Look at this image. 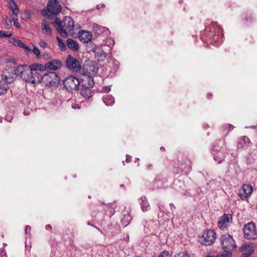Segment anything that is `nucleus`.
<instances>
[{"label":"nucleus","instance_id":"obj_44","mask_svg":"<svg viewBox=\"0 0 257 257\" xmlns=\"http://www.w3.org/2000/svg\"><path fill=\"white\" fill-rule=\"evenodd\" d=\"M72 107L73 108H74V109H76V108L79 109L80 108V107L79 106V105H78L77 104H72Z\"/></svg>","mask_w":257,"mask_h":257},{"label":"nucleus","instance_id":"obj_27","mask_svg":"<svg viewBox=\"0 0 257 257\" xmlns=\"http://www.w3.org/2000/svg\"><path fill=\"white\" fill-rule=\"evenodd\" d=\"M92 91L90 88H81L80 91L81 95L85 98H89L91 96Z\"/></svg>","mask_w":257,"mask_h":257},{"label":"nucleus","instance_id":"obj_12","mask_svg":"<svg viewBox=\"0 0 257 257\" xmlns=\"http://www.w3.org/2000/svg\"><path fill=\"white\" fill-rule=\"evenodd\" d=\"M232 217L231 214H225L219 220L218 225L221 229L226 228V223L232 221Z\"/></svg>","mask_w":257,"mask_h":257},{"label":"nucleus","instance_id":"obj_37","mask_svg":"<svg viewBox=\"0 0 257 257\" xmlns=\"http://www.w3.org/2000/svg\"><path fill=\"white\" fill-rule=\"evenodd\" d=\"M158 257H170V253L168 251L165 250L162 252Z\"/></svg>","mask_w":257,"mask_h":257},{"label":"nucleus","instance_id":"obj_34","mask_svg":"<svg viewBox=\"0 0 257 257\" xmlns=\"http://www.w3.org/2000/svg\"><path fill=\"white\" fill-rule=\"evenodd\" d=\"M56 39L57 40L58 46L59 47L61 51L65 50L66 46L64 43L62 42V40L59 37H57Z\"/></svg>","mask_w":257,"mask_h":257},{"label":"nucleus","instance_id":"obj_49","mask_svg":"<svg viewBox=\"0 0 257 257\" xmlns=\"http://www.w3.org/2000/svg\"><path fill=\"white\" fill-rule=\"evenodd\" d=\"M247 127V128H248V127ZM256 126H253V125H252V126H249V127H248V128H256Z\"/></svg>","mask_w":257,"mask_h":257},{"label":"nucleus","instance_id":"obj_4","mask_svg":"<svg viewBox=\"0 0 257 257\" xmlns=\"http://www.w3.org/2000/svg\"><path fill=\"white\" fill-rule=\"evenodd\" d=\"M18 66L13 67L7 66L2 73V78L7 83H13L18 76Z\"/></svg>","mask_w":257,"mask_h":257},{"label":"nucleus","instance_id":"obj_3","mask_svg":"<svg viewBox=\"0 0 257 257\" xmlns=\"http://www.w3.org/2000/svg\"><path fill=\"white\" fill-rule=\"evenodd\" d=\"M62 10V7L58 0H49L47 6V11H43L42 14L49 18H53L59 14Z\"/></svg>","mask_w":257,"mask_h":257},{"label":"nucleus","instance_id":"obj_31","mask_svg":"<svg viewBox=\"0 0 257 257\" xmlns=\"http://www.w3.org/2000/svg\"><path fill=\"white\" fill-rule=\"evenodd\" d=\"M132 220V217L129 213L124 215V217L122 220V223L124 224L125 226L128 224L130 221Z\"/></svg>","mask_w":257,"mask_h":257},{"label":"nucleus","instance_id":"obj_23","mask_svg":"<svg viewBox=\"0 0 257 257\" xmlns=\"http://www.w3.org/2000/svg\"><path fill=\"white\" fill-rule=\"evenodd\" d=\"M141 209L143 212L147 211L150 209L149 203H148L147 198L145 196L141 197L139 199Z\"/></svg>","mask_w":257,"mask_h":257},{"label":"nucleus","instance_id":"obj_36","mask_svg":"<svg viewBox=\"0 0 257 257\" xmlns=\"http://www.w3.org/2000/svg\"><path fill=\"white\" fill-rule=\"evenodd\" d=\"M38 44L39 46L43 49L46 48L48 46V44L44 39H41L38 43Z\"/></svg>","mask_w":257,"mask_h":257},{"label":"nucleus","instance_id":"obj_24","mask_svg":"<svg viewBox=\"0 0 257 257\" xmlns=\"http://www.w3.org/2000/svg\"><path fill=\"white\" fill-rule=\"evenodd\" d=\"M67 45L68 47L73 50L74 51H77L78 50V43L72 39H68L67 40Z\"/></svg>","mask_w":257,"mask_h":257},{"label":"nucleus","instance_id":"obj_42","mask_svg":"<svg viewBox=\"0 0 257 257\" xmlns=\"http://www.w3.org/2000/svg\"><path fill=\"white\" fill-rule=\"evenodd\" d=\"M102 91L104 92H108L110 91V87L109 86H104L102 88Z\"/></svg>","mask_w":257,"mask_h":257},{"label":"nucleus","instance_id":"obj_28","mask_svg":"<svg viewBox=\"0 0 257 257\" xmlns=\"http://www.w3.org/2000/svg\"><path fill=\"white\" fill-rule=\"evenodd\" d=\"M9 5L10 9L13 12L14 14H18L19 13V9L14 0H10L9 1Z\"/></svg>","mask_w":257,"mask_h":257},{"label":"nucleus","instance_id":"obj_26","mask_svg":"<svg viewBox=\"0 0 257 257\" xmlns=\"http://www.w3.org/2000/svg\"><path fill=\"white\" fill-rule=\"evenodd\" d=\"M42 30L45 31L46 33L49 35H52V29L49 24L46 21H43L42 23Z\"/></svg>","mask_w":257,"mask_h":257},{"label":"nucleus","instance_id":"obj_8","mask_svg":"<svg viewBox=\"0 0 257 257\" xmlns=\"http://www.w3.org/2000/svg\"><path fill=\"white\" fill-rule=\"evenodd\" d=\"M242 231L244 238L247 239H255L257 238L256 227L252 221L245 224Z\"/></svg>","mask_w":257,"mask_h":257},{"label":"nucleus","instance_id":"obj_43","mask_svg":"<svg viewBox=\"0 0 257 257\" xmlns=\"http://www.w3.org/2000/svg\"><path fill=\"white\" fill-rule=\"evenodd\" d=\"M31 230V226L27 225L25 227V233L27 234L29 231Z\"/></svg>","mask_w":257,"mask_h":257},{"label":"nucleus","instance_id":"obj_47","mask_svg":"<svg viewBox=\"0 0 257 257\" xmlns=\"http://www.w3.org/2000/svg\"><path fill=\"white\" fill-rule=\"evenodd\" d=\"M152 165L151 164L148 165V169H152Z\"/></svg>","mask_w":257,"mask_h":257},{"label":"nucleus","instance_id":"obj_53","mask_svg":"<svg viewBox=\"0 0 257 257\" xmlns=\"http://www.w3.org/2000/svg\"><path fill=\"white\" fill-rule=\"evenodd\" d=\"M6 119H8V117H7V118H6ZM12 118H10V119H7V120H8V121H12Z\"/></svg>","mask_w":257,"mask_h":257},{"label":"nucleus","instance_id":"obj_10","mask_svg":"<svg viewBox=\"0 0 257 257\" xmlns=\"http://www.w3.org/2000/svg\"><path fill=\"white\" fill-rule=\"evenodd\" d=\"M253 192V187L248 184H243L239 190L238 195L241 199L248 198Z\"/></svg>","mask_w":257,"mask_h":257},{"label":"nucleus","instance_id":"obj_18","mask_svg":"<svg viewBox=\"0 0 257 257\" xmlns=\"http://www.w3.org/2000/svg\"><path fill=\"white\" fill-rule=\"evenodd\" d=\"M83 69L88 73H96L98 71V68L94 62L91 61L85 62L83 65Z\"/></svg>","mask_w":257,"mask_h":257},{"label":"nucleus","instance_id":"obj_11","mask_svg":"<svg viewBox=\"0 0 257 257\" xmlns=\"http://www.w3.org/2000/svg\"><path fill=\"white\" fill-rule=\"evenodd\" d=\"M93 78L89 75L84 74L82 75L80 80V86L84 88H90L94 85Z\"/></svg>","mask_w":257,"mask_h":257},{"label":"nucleus","instance_id":"obj_39","mask_svg":"<svg viewBox=\"0 0 257 257\" xmlns=\"http://www.w3.org/2000/svg\"><path fill=\"white\" fill-rule=\"evenodd\" d=\"M99 30L102 32L103 33H105L106 35H108L110 33V31L108 29L103 27H99Z\"/></svg>","mask_w":257,"mask_h":257},{"label":"nucleus","instance_id":"obj_35","mask_svg":"<svg viewBox=\"0 0 257 257\" xmlns=\"http://www.w3.org/2000/svg\"><path fill=\"white\" fill-rule=\"evenodd\" d=\"M31 17V13L28 11H25L24 13L22 14V19L26 21L30 20Z\"/></svg>","mask_w":257,"mask_h":257},{"label":"nucleus","instance_id":"obj_54","mask_svg":"<svg viewBox=\"0 0 257 257\" xmlns=\"http://www.w3.org/2000/svg\"><path fill=\"white\" fill-rule=\"evenodd\" d=\"M3 118L0 117V122H2Z\"/></svg>","mask_w":257,"mask_h":257},{"label":"nucleus","instance_id":"obj_15","mask_svg":"<svg viewBox=\"0 0 257 257\" xmlns=\"http://www.w3.org/2000/svg\"><path fill=\"white\" fill-rule=\"evenodd\" d=\"M92 37V34L88 31L81 30L78 33V38L82 43H88L91 40Z\"/></svg>","mask_w":257,"mask_h":257},{"label":"nucleus","instance_id":"obj_46","mask_svg":"<svg viewBox=\"0 0 257 257\" xmlns=\"http://www.w3.org/2000/svg\"><path fill=\"white\" fill-rule=\"evenodd\" d=\"M46 229L47 230L51 229V226L50 224H48L46 226Z\"/></svg>","mask_w":257,"mask_h":257},{"label":"nucleus","instance_id":"obj_14","mask_svg":"<svg viewBox=\"0 0 257 257\" xmlns=\"http://www.w3.org/2000/svg\"><path fill=\"white\" fill-rule=\"evenodd\" d=\"M239 250L242 253L243 257H248L253 252V246L251 244L249 243L242 244L240 247Z\"/></svg>","mask_w":257,"mask_h":257},{"label":"nucleus","instance_id":"obj_13","mask_svg":"<svg viewBox=\"0 0 257 257\" xmlns=\"http://www.w3.org/2000/svg\"><path fill=\"white\" fill-rule=\"evenodd\" d=\"M63 23V22H62L58 18H56L54 20V24L56 25V29L58 33L62 37L66 38L68 36V34L64 28Z\"/></svg>","mask_w":257,"mask_h":257},{"label":"nucleus","instance_id":"obj_19","mask_svg":"<svg viewBox=\"0 0 257 257\" xmlns=\"http://www.w3.org/2000/svg\"><path fill=\"white\" fill-rule=\"evenodd\" d=\"M10 42L15 46L23 48L25 50L27 55H28V54L30 53V49H29V48L25 44L23 43L21 40L20 39H17L14 37H12L10 38Z\"/></svg>","mask_w":257,"mask_h":257},{"label":"nucleus","instance_id":"obj_22","mask_svg":"<svg viewBox=\"0 0 257 257\" xmlns=\"http://www.w3.org/2000/svg\"><path fill=\"white\" fill-rule=\"evenodd\" d=\"M63 23L64 26L66 29H68L69 32L73 30L74 27V21L70 17H65Z\"/></svg>","mask_w":257,"mask_h":257},{"label":"nucleus","instance_id":"obj_38","mask_svg":"<svg viewBox=\"0 0 257 257\" xmlns=\"http://www.w3.org/2000/svg\"><path fill=\"white\" fill-rule=\"evenodd\" d=\"M174 257H190L188 253L185 252H181L174 256Z\"/></svg>","mask_w":257,"mask_h":257},{"label":"nucleus","instance_id":"obj_16","mask_svg":"<svg viewBox=\"0 0 257 257\" xmlns=\"http://www.w3.org/2000/svg\"><path fill=\"white\" fill-rule=\"evenodd\" d=\"M212 151L214 159L215 161L218 163H221L227 155V153L223 152V150L221 151H217L215 147H214Z\"/></svg>","mask_w":257,"mask_h":257},{"label":"nucleus","instance_id":"obj_30","mask_svg":"<svg viewBox=\"0 0 257 257\" xmlns=\"http://www.w3.org/2000/svg\"><path fill=\"white\" fill-rule=\"evenodd\" d=\"M18 14H14L11 16V21L13 22L14 25L17 28L21 27L20 23L18 22Z\"/></svg>","mask_w":257,"mask_h":257},{"label":"nucleus","instance_id":"obj_20","mask_svg":"<svg viewBox=\"0 0 257 257\" xmlns=\"http://www.w3.org/2000/svg\"><path fill=\"white\" fill-rule=\"evenodd\" d=\"M95 58L99 62L103 61L106 58V55L103 50L100 48H95L93 50Z\"/></svg>","mask_w":257,"mask_h":257},{"label":"nucleus","instance_id":"obj_6","mask_svg":"<svg viewBox=\"0 0 257 257\" xmlns=\"http://www.w3.org/2000/svg\"><path fill=\"white\" fill-rule=\"evenodd\" d=\"M43 83L48 87H56L59 83V77L55 72L44 74L40 78Z\"/></svg>","mask_w":257,"mask_h":257},{"label":"nucleus","instance_id":"obj_51","mask_svg":"<svg viewBox=\"0 0 257 257\" xmlns=\"http://www.w3.org/2000/svg\"><path fill=\"white\" fill-rule=\"evenodd\" d=\"M218 34H219V33H220V35H222L221 31V30H218Z\"/></svg>","mask_w":257,"mask_h":257},{"label":"nucleus","instance_id":"obj_40","mask_svg":"<svg viewBox=\"0 0 257 257\" xmlns=\"http://www.w3.org/2000/svg\"><path fill=\"white\" fill-rule=\"evenodd\" d=\"M13 34L12 33H10L9 34L6 33L3 31H0V37H10L12 36Z\"/></svg>","mask_w":257,"mask_h":257},{"label":"nucleus","instance_id":"obj_56","mask_svg":"<svg viewBox=\"0 0 257 257\" xmlns=\"http://www.w3.org/2000/svg\"><path fill=\"white\" fill-rule=\"evenodd\" d=\"M88 225H91V224L89 222H88Z\"/></svg>","mask_w":257,"mask_h":257},{"label":"nucleus","instance_id":"obj_52","mask_svg":"<svg viewBox=\"0 0 257 257\" xmlns=\"http://www.w3.org/2000/svg\"><path fill=\"white\" fill-rule=\"evenodd\" d=\"M160 150L161 151H164L165 150V148H164V147H162L160 148Z\"/></svg>","mask_w":257,"mask_h":257},{"label":"nucleus","instance_id":"obj_33","mask_svg":"<svg viewBox=\"0 0 257 257\" xmlns=\"http://www.w3.org/2000/svg\"><path fill=\"white\" fill-rule=\"evenodd\" d=\"M8 86L6 84H2L0 82V95L5 94L8 90Z\"/></svg>","mask_w":257,"mask_h":257},{"label":"nucleus","instance_id":"obj_5","mask_svg":"<svg viewBox=\"0 0 257 257\" xmlns=\"http://www.w3.org/2000/svg\"><path fill=\"white\" fill-rule=\"evenodd\" d=\"M63 84L68 91L72 92L79 90L80 80L73 75H68L63 79Z\"/></svg>","mask_w":257,"mask_h":257},{"label":"nucleus","instance_id":"obj_45","mask_svg":"<svg viewBox=\"0 0 257 257\" xmlns=\"http://www.w3.org/2000/svg\"><path fill=\"white\" fill-rule=\"evenodd\" d=\"M126 161L129 163L131 161V157L130 156L126 155Z\"/></svg>","mask_w":257,"mask_h":257},{"label":"nucleus","instance_id":"obj_32","mask_svg":"<svg viewBox=\"0 0 257 257\" xmlns=\"http://www.w3.org/2000/svg\"><path fill=\"white\" fill-rule=\"evenodd\" d=\"M30 49V52L32 51L33 53L36 56L37 58H41V54L40 50L38 48L35 47L34 45H32V49Z\"/></svg>","mask_w":257,"mask_h":257},{"label":"nucleus","instance_id":"obj_58","mask_svg":"<svg viewBox=\"0 0 257 257\" xmlns=\"http://www.w3.org/2000/svg\"><path fill=\"white\" fill-rule=\"evenodd\" d=\"M223 144L224 145L225 144V142H224V141H223Z\"/></svg>","mask_w":257,"mask_h":257},{"label":"nucleus","instance_id":"obj_2","mask_svg":"<svg viewBox=\"0 0 257 257\" xmlns=\"http://www.w3.org/2000/svg\"><path fill=\"white\" fill-rule=\"evenodd\" d=\"M220 241L223 250L222 253L225 255H228L229 257H232V251L236 247L235 242L232 236L229 234H223L221 236Z\"/></svg>","mask_w":257,"mask_h":257},{"label":"nucleus","instance_id":"obj_21","mask_svg":"<svg viewBox=\"0 0 257 257\" xmlns=\"http://www.w3.org/2000/svg\"><path fill=\"white\" fill-rule=\"evenodd\" d=\"M250 144L251 142L247 137L242 136L240 138L238 141L237 147L238 148H243L244 147L250 146Z\"/></svg>","mask_w":257,"mask_h":257},{"label":"nucleus","instance_id":"obj_7","mask_svg":"<svg viewBox=\"0 0 257 257\" xmlns=\"http://www.w3.org/2000/svg\"><path fill=\"white\" fill-rule=\"evenodd\" d=\"M216 238L215 232L211 229H207L203 232L202 235L199 237V242L206 246L212 245Z\"/></svg>","mask_w":257,"mask_h":257},{"label":"nucleus","instance_id":"obj_1","mask_svg":"<svg viewBox=\"0 0 257 257\" xmlns=\"http://www.w3.org/2000/svg\"><path fill=\"white\" fill-rule=\"evenodd\" d=\"M18 76L27 83L35 86L40 80L39 75L37 72H33L27 65H20L18 66Z\"/></svg>","mask_w":257,"mask_h":257},{"label":"nucleus","instance_id":"obj_57","mask_svg":"<svg viewBox=\"0 0 257 257\" xmlns=\"http://www.w3.org/2000/svg\"><path fill=\"white\" fill-rule=\"evenodd\" d=\"M97 8H98V9H99V6H98V5H97Z\"/></svg>","mask_w":257,"mask_h":257},{"label":"nucleus","instance_id":"obj_17","mask_svg":"<svg viewBox=\"0 0 257 257\" xmlns=\"http://www.w3.org/2000/svg\"><path fill=\"white\" fill-rule=\"evenodd\" d=\"M61 66L62 64L59 60H54L47 63L45 65V68L47 70H57Z\"/></svg>","mask_w":257,"mask_h":257},{"label":"nucleus","instance_id":"obj_50","mask_svg":"<svg viewBox=\"0 0 257 257\" xmlns=\"http://www.w3.org/2000/svg\"><path fill=\"white\" fill-rule=\"evenodd\" d=\"M10 25L8 24H7L6 26V28L7 29H9L10 28Z\"/></svg>","mask_w":257,"mask_h":257},{"label":"nucleus","instance_id":"obj_55","mask_svg":"<svg viewBox=\"0 0 257 257\" xmlns=\"http://www.w3.org/2000/svg\"><path fill=\"white\" fill-rule=\"evenodd\" d=\"M24 114L25 115H28V114H27V113H26L25 112H24Z\"/></svg>","mask_w":257,"mask_h":257},{"label":"nucleus","instance_id":"obj_25","mask_svg":"<svg viewBox=\"0 0 257 257\" xmlns=\"http://www.w3.org/2000/svg\"><path fill=\"white\" fill-rule=\"evenodd\" d=\"M102 100L107 106L112 105L114 103V98L111 95L106 94L104 95Z\"/></svg>","mask_w":257,"mask_h":257},{"label":"nucleus","instance_id":"obj_41","mask_svg":"<svg viewBox=\"0 0 257 257\" xmlns=\"http://www.w3.org/2000/svg\"><path fill=\"white\" fill-rule=\"evenodd\" d=\"M233 128H234V126L230 124H226L224 126V128L228 129V132L232 130L233 129Z\"/></svg>","mask_w":257,"mask_h":257},{"label":"nucleus","instance_id":"obj_29","mask_svg":"<svg viewBox=\"0 0 257 257\" xmlns=\"http://www.w3.org/2000/svg\"><path fill=\"white\" fill-rule=\"evenodd\" d=\"M33 72H36V70H42L43 69V65L40 64L35 63L29 66Z\"/></svg>","mask_w":257,"mask_h":257},{"label":"nucleus","instance_id":"obj_9","mask_svg":"<svg viewBox=\"0 0 257 257\" xmlns=\"http://www.w3.org/2000/svg\"><path fill=\"white\" fill-rule=\"evenodd\" d=\"M66 63L67 67L71 71L75 72H79L81 70V65L76 58L68 55Z\"/></svg>","mask_w":257,"mask_h":257},{"label":"nucleus","instance_id":"obj_48","mask_svg":"<svg viewBox=\"0 0 257 257\" xmlns=\"http://www.w3.org/2000/svg\"><path fill=\"white\" fill-rule=\"evenodd\" d=\"M211 97H212V94H211V93H208V94H207V97H208V98H211Z\"/></svg>","mask_w":257,"mask_h":257}]
</instances>
